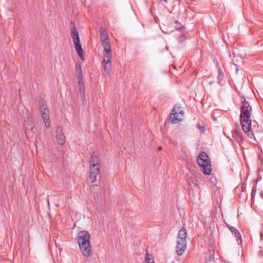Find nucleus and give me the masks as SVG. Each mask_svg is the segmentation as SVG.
Segmentation results:
<instances>
[{"mask_svg": "<svg viewBox=\"0 0 263 263\" xmlns=\"http://www.w3.org/2000/svg\"><path fill=\"white\" fill-rule=\"evenodd\" d=\"M241 105L240 106V122L244 133L250 138L253 136L251 130L252 108L249 102L245 97L240 98Z\"/></svg>", "mask_w": 263, "mask_h": 263, "instance_id": "obj_1", "label": "nucleus"}, {"mask_svg": "<svg viewBox=\"0 0 263 263\" xmlns=\"http://www.w3.org/2000/svg\"><path fill=\"white\" fill-rule=\"evenodd\" d=\"M79 246L80 250L85 257H89L92 255V249L90 243V235L86 230L80 231L77 237Z\"/></svg>", "mask_w": 263, "mask_h": 263, "instance_id": "obj_2", "label": "nucleus"}, {"mask_svg": "<svg viewBox=\"0 0 263 263\" xmlns=\"http://www.w3.org/2000/svg\"><path fill=\"white\" fill-rule=\"evenodd\" d=\"M39 108L45 126L47 128H49L50 126L49 112L47 106L44 101L40 102Z\"/></svg>", "mask_w": 263, "mask_h": 263, "instance_id": "obj_3", "label": "nucleus"}, {"mask_svg": "<svg viewBox=\"0 0 263 263\" xmlns=\"http://www.w3.org/2000/svg\"><path fill=\"white\" fill-rule=\"evenodd\" d=\"M197 161L198 165L202 168L203 173L205 175H210L211 173L212 168L210 159H203L197 158Z\"/></svg>", "mask_w": 263, "mask_h": 263, "instance_id": "obj_4", "label": "nucleus"}, {"mask_svg": "<svg viewBox=\"0 0 263 263\" xmlns=\"http://www.w3.org/2000/svg\"><path fill=\"white\" fill-rule=\"evenodd\" d=\"M100 165L89 166V179L91 183L96 181L97 176L100 173Z\"/></svg>", "mask_w": 263, "mask_h": 263, "instance_id": "obj_5", "label": "nucleus"}, {"mask_svg": "<svg viewBox=\"0 0 263 263\" xmlns=\"http://www.w3.org/2000/svg\"><path fill=\"white\" fill-rule=\"evenodd\" d=\"M186 249V241H179L177 240L176 252L178 255H182Z\"/></svg>", "mask_w": 263, "mask_h": 263, "instance_id": "obj_6", "label": "nucleus"}, {"mask_svg": "<svg viewBox=\"0 0 263 263\" xmlns=\"http://www.w3.org/2000/svg\"><path fill=\"white\" fill-rule=\"evenodd\" d=\"M227 227L230 230L232 234L236 238V241L238 245H241L242 239L241 235L239 231L235 227L231 226L230 224H226Z\"/></svg>", "mask_w": 263, "mask_h": 263, "instance_id": "obj_7", "label": "nucleus"}, {"mask_svg": "<svg viewBox=\"0 0 263 263\" xmlns=\"http://www.w3.org/2000/svg\"><path fill=\"white\" fill-rule=\"evenodd\" d=\"M65 136L62 132L61 127H58L56 130V141L60 145H63L65 143Z\"/></svg>", "mask_w": 263, "mask_h": 263, "instance_id": "obj_8", "label": "nucleus"}, {"mask_svg": "<svg viewBox=\"0 0 263 263\" xmlns=\"http://www.w3.org/2000/svg\"><path fill=\"white\" fill-rule=\"evenodd\" d=\"M71 25H72L73 26L72 28H71V37L72 39L73 43L74 44L80 43V37H79V32L77 30V29H76V26H74V23L72 22H71Z\"/></svg>", "mask_w": 263, "mask_h": 263, "instance_id": "obj_9", "label": "nucleus"}, {"mask_svg": "<svg viewBox=\"0 0 263 263\" xmlns=\"http://www.w3.org/2000/svg\"><path fill=\"white\" fill-rule=\"evenodd\" d=\"M183 115L180 112H172L170 115V119L173 123H178L182 120Z\"/></svg>", "mask_w": 263, "mask_h": 263, "instance_id": "obj_10", "label": "nucleus"}, {"mask_svg": "<svg viewBox=\"0 0 263 263\" xmlns=\"http://www.w3.org/2000/svg\"><path fill=\"white\" fill-rule=\"evenodd\" d=\"M187 236V231L184 227H183L178 232L177 240L181 241H186Z\"/></svg>", "mask_w": 263, "mask_h": 263, "instance_id": "obj_11", "label": "nucleus"}, {"mask_svg": "<svg viewBox=\"0 0 263 263\" xmlns=\"http://www.w3.org/2000/svg\"><path fill=\"white\" fill-rule=\"evenodd\" d=\"M76 50L82 60L85 59L84 52L82 46L80 43L74 44Z\"/></svg>", "mask_w": 263, "mask_h": 263, "instance_id": "obj_12", "label": "nucleus"}, {"mask_svg": "<svg viewBox=\"0 0 263 263\" xmlns=\"http://www.w3.org/2000/svg\"><path fill=\"white\" fill-rule=\"evenodd\" d=\"M100 33L101 42L109 40L107 32L103 27L100 28Z\"/></svg>", "mask_w": 263, "mask_h": 263, "instance_id": "obj_13", "label": "nucleus"}, {"mask_svg": "<svg viewBox=\"0 0 263 263\" xmlns=\"http://www.w3.org/2000/svg\"><path fill=\"white\" fill-rule=\"evenodd\" d=\"M105 72L109 75L111 70V62L102 63Z\"/></svg>", "mask_w": 263, "mask_h": 263, "instance_id": "obj_14", "label": "nucleus"}, {"mask_svg": "<svg viewBox=\"0 0 263 263\" xmlns=\"http://www.w3.org/2000/svg\"><path fill=\"white\" fill-rule=\"evenodd\" d=\"M90 165L98 166L100 165L99 160L97 156L91 155L89 160Z\"/></svg>", "mask_w": 263, "mask_h": 263, "instance_id": "obj_15", "label": "nucleus"}, {"mask_svg": "<svg viewBox=\"0 0 263 263\" xmlns=\"http://www.w3.org/2000/svg\"><path fill=\"white\" fill-rule=\"evenodd\" d=\"M76 72L77 77L81 78V77H83L81 66L79 64H77L76 65Z\"/></svg>", "mask_w": 263, "mask_h": 263, "instance_id": "obj_16", "label": "nucleus"}, {"mask_svg": "<svg viewBox=\"0 0 263 263\" xmlns=\"http://www.w3.org/2000/svg\"><path fill=\"white\" fill-rule=\"evenodd\" d=\"M102 45L104 48V50L111 49L110 44L109 40L101 42Z\"/></svg>", "mask_w": 263, "mask_h": 263, "instance_id": "obj_17", "label": "nucleus"}, {"mask_svg": "<svg viewBox=\"0 0 263 263\" xmlns=\"http://www.w3.org/2000/svg\"><path fill=\"white\" fill-rule=\"evenodd\" d=\"M145 263H155L153 257H150V255L146 253L145 255Z\"/></svg>", "mask_w": 263, "mask_h": 263, "instance_id": "obj_18", "label": "nucleus"}, {"mask_svg": "<svg viewBox=\"0 0 263 263\" xmlns=\"http://www.w3.org/2000/svg\"><path fill=\"white\" fill-rule=\"evenodd\" d=\"M172 112H180L182 113V115H184V112L182 110H181V107L180 106L176 105L174 107L173 109H172Z\"/></svg>", "mask_w": 263, "mask_h": 263, "instance_id": "obj_19", "label": "nucleus"}, {"mask_svg": "<svg viewBox=\"0 0 263 263\" xmlns=\"http://www.w3.org/2000/svg\"><path fill=\"white\" fill-rule=\"evenodd\" d=\"M197 158L203 159H209V156L207 155L206 153L204 152L200 153Z\"/></svg>", "mask_w": 263, "mask_h": 263, "instance_id": "obj_20", "label": "nucleus"}, {"mask_svg": "<svg viewBox=\"0 0 263 263\" xmlns=\"http://www.w3.org/2000/svg\"><path fill=\"white\" fill-rule=\"evenodd\" d=\"M103 56H107V57L112 58L111 49L104 50Z\"/></svg>", "mask_w": 263, "mask_h": 263, "instance_id": "obj_21", "label": "nucleus"}, {"mask_svg": "<svg viewBox=\"0 0 263 263\" xmlns=\"http://www.w3.org/2000/svg\"><path fill=\"white\" fill-rule=\"evenodd\" d=\"M85 85H81L79 86V91L81 94L83 95V96L84 97V92H85Z\"/></svg>", "mask_w": 263, "mask_h": 263, "instance_id": "obj_22", "label": "nucleus"}, {"mask_svg": "<svg viewBox=\"0 0 263 263\" xmlns=\"http://www.w3.org/2000/svg\"><path fill=\"white\" fill-rule=\"evenodd\" d=\"M111 59V58L107 57V56H103V60L102 63L110 62Z\"/></svg>", "mask_w": 263, "mask_h": 263, "instance_id": "obj_23", "label": "nucleus"}, {"mask_svg": "<svg viewBox=\"0 0 263 263\" xmlns=\"http://www.w3.org/2000/svg\"><path fill=\"white\" fill-rule=\"evenodd\" d=\"M77 79L78 80V83H79V86H81L82 85H84L83 77H81V78L79 77H77Z\"/></svg>", "mask_w": 263, "mask_h": 263, "instance_id": "obj_24", "label": "nucleus"}, {"mask_svg": "<svg viewBox=\"0 0 263 263\" xmlns=\"http://www.w3.org/2000/svg\"><path fill=\"white\" fill-rule=\"evenodd\" d=\"M256 190H257L256 186H254L253 187V188H252V193H251L252 198H254V197L255 193L256 192Z\"/></svg>", "mask_w": 263, "mask_h": 263, "instance_id": "obj_25", "label": "nucleus"}, {"mask_svg": "<svg viewBox=\"0 0 263 263\" xmlns=\"http://www.w3.org/2000/svg\"><path fill=\"white\" fill-rule=\"evenodd\" d=\"M197 127L200 129V132H201L202 133L203 132L204 130V127L203 126H202L201 124H200V123H198L197 124Z\"/></svg>", "mask_w": 263, "mask_h": 263, "instance_id": "obj_26", "label": "nucleus"}, {"mask_svg": "<svg viewBox=\"0 0 263 263\" xmlns=\"http://www.w3.org/2000/svg\"><path fill=\"white\" fill-rule=\"evenodd\" d=\"M175 23H176V25H177L176 26L177 29L180 30L182 28L183 26L178 22L176 21Z\"/></svg>", "mask_w": 263, "mask_h": 263, "instance_id": "obj_27", "label": "nucleus"}, {"mask_svg": "<svg viewBox=\"0 0 263 263\" xmlns=\"http://www.w3.org/2000/svg\"><path fill=\"white\" fill-rule=\"evenodd\" d=\"M239 58V57H238V56H235V57H234V61H236V60H236V58Z\"/></svg>", "mask_w": 263, "mask_h": 263, "instance_id": "obj_28", "label": "nucleus"}, {"mask_svg": "<svg viewBox=\"0 0 263 263\" xmlns=\"http://www.w3.org/2000/svg\"><path fill=\"white\" fill-rule=\"evenodd\" d=\"M237 134L238 135V136L240 137V138H241V134H239L238 133H237Z\"/></svg>", "mask_w": 263, "mask_h": 263, "instance_id": "obj_29", "label": "nucleus"}, {"mask_svg": "<svg viewBox=\"0 0 263 263\" xmlns=\"http://www.w3.org/2000/svg\"><path fill=\"white\" fill-rule=\"evenodd\" d=\"M238 67H236V72H237V71H238Z\"/></svg>", "mask_w": 263, "mask_h": 263, "instance_id": "obj_30", "label": "nucleus"}, {"mask_svg": "<svg viewBox=\"0 0 263 263\" xmlns=\"http://www.w3.org/2000/svg\"><path fill=\"white\" fill-rule=\"evenodd\" d=\"M158 149H159V151L161 150V149H162V147H159L158 148Z\"/></svg>", "mask_w": 263, "mask_h": 263, "instance_id": "obj_31", "label": "nucleus"}, {"mask_svg": "<svg viewBox=\"0 0 263 263\" xmlns=\"http://www.w3.org/2000/svg\"><path fill=\"white\" fill-rule=\"evenodd\" d=\"M225 263H231V262L229 261H227V262H225Z\"/></svg>", "mask_w": 263, "mask_h": 263, "instance_id": "obj_32", "label": "nucleus"}, {"mask_svg": "<svg viewBox=\"0 0 263 263\" xmlns=\"http://www.w3.org/2000/svg\"><path fill=\"white\" fill-rule=\"evenodd\" d=\"M240 59L241 61H242V59H241V58H240Z\"/></svg>", "mask_w": 263, "mask_h": 263, "instance_id": "obj_33", "label": "nucleus"}]
</instances>
